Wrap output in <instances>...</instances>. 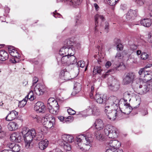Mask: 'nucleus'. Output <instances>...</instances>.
Masks as SVG:
<instances>
[{
	"label": "nucleus",
	"mask_w": 152,
	"mask_h": 152,
	"mask_svg": "<svg viewBox=\"0 0 152 152\" xmlns=\"http://www.w3.org/2000/svg\"><path fill=\"white\" fill-rule=\"evenodd\" d=\"M75 143L76 148L81 151H87L92 146V138L90 133L80 135L77 137Z\"/></svg>",
	"instance_id": "1"
},
{
	"label": "nucleus",
	"mask_w": 152,
	"mask_h": 152,
	"mask_svg": "<svg viewBox=\"0 0 152 152\" xmlns=\"http://www.w3.org/2000/svg\"><path fill=\"white\" fill-rule=\"evenodd\" d=\"M104 111L108 118L111 121H114L118 117H121L122 114L120 108H116L113 106L105 104Z\"/></svg>",
	"instance_id": "2"
},
{
	"label": "nucleus",
	"mask_w": 152,
	"mask_h": 152,
	"mask_svg": "<svg viewBox=\"0 0 152 152\" xmlns=\"http://www.w3.org/2000/svg\"><path fill=\"white\" fill-rule=\"evenodd\" d=\"M74 141V137L72 136L64 134L62 135L61 139L58 140V142L65 150L69 151L71 149L70 144Z\"/></svg>",
	"instance_id": "3"
},
{
	"label": "nucleus",
	"mask_w": 152,
	"mask_h": 152,
	"mask_svg": "<svg viewBox=\"0 0 152 152\" xmlns=\"http://www.w3.org/2000/svg\"><path fill=\"white\" fill-rule=\"evenodd\" d=\"M119 107L120 111L122 114V115L121 117H118V118H123L124 114H129L132 111V108L130 106L129 104H127L125 102L124 99H121L119 100Z\"/></svg>",
	"instance_id": "4"
},
{
	"label": "nucleus",
	"mask_w": 152,
	"mask_h": 152,
	"mask_svg": "<svg viewBox=\"0 0 152 152\" xmlns=\"http://www.w3.org/2000/svg\"><path fill=\"white\" fill-rule=\"evenodd\" d=\"M104 132L109 138L114 139L118 137L116 128L110 125H107L105 126Z\"/></svg>",
	"instance_id": "5"
},
{
	"label": "nucleus",
	"mask_w": 152,
	"mask_h": 152,
	"mask_svg": "<svg viewBox=\"0 0 152 152\" xmlns=\"http://www.w3.org/2000/svg\"><path fill=\"white\" fill-rule=\"evenodd\" d=\"M24 139L25 141H32L33 139L35 137L36 133L34 129H31L30 130L23 129L22 131Z\"/></svg>",
	"instance_id": "6"
},
{
	"label": "nucleus",
	"mask_w": 152,
	"mask_h": 152,
	"mask_svg": "<svg viewBox=\"0 0 152 152\" xmlns=\"http://www.w3.org/2000/svg\"><path fill=\"white\" fill-rule=\"evenodd\" d=\"M136 77L135 74L132 72L125 74L123 78V83L125 85H132Z\"/></svg>",
	"instance_id": "7"
},
{
	"label": "nucleus",
	"mask_w": 152,
	"mask_h": 152,
	"mask_svg": "<svg viewBox=\"0 0 152 152\" xmlns=\"http://www.w3.org/2000/svg\"><path fill=\"white\" fill-rule=\"evenodd\" d=\"M42 124L45 127L48 129H50L55 125V120L53 117H48L47 116L42 118Z\"/></svg>",
	"instance_id": "8"
},
{
	"label": "nucleus",
	"mask_w": 152,
	"mask_h": 152,
	"mask_svg": "<svg viewBox=\"0 0 152 152\" xmlns=\"http://www.w3.org/2000/svg\"><path fill=\"white\" fill-rule=\"evenodd\" d=\"M106 104L112 106L115 108H118L119 104V100L115 96H110L106 101Z\"/></svg>",
	"instance_id": "9"
},
{
	"label": "nucleus",
	"mask_w": 152,
	"mask_h": 152,
	"mask_svg": "<svg viewBox=\"0 0 152 152\" xmlns=\"http://www.w3.org/2000/svg\"><path fill=\"white\" fill-rule=\"evenodd\" d=\"M145 73L143 77L139 78L137 80L140 81V86H142L143 83H146L151 80L152 78V72L151 71H147Z\"/></svg>",
	"instance_id": "10"
},
{
	"label": "nucleus",
	"mask_w": 152,
	"mask_h": 152,
	"mask_svg": "<svg viewBox=\"0 0 152 152\" xmlns=\"http://www.w3.org/2000/svg\"><path fill=\"white\" fill-rule=\"evenodd\" d=\"M75 50L70 48H68L63 46L59 51V54L61 56H68L70 54H74Z\"/></svg>",
	"instance_id": "11"
},
{
	"label": "nucleus",
	"mask_w": 152,
	"mask_h": 152,
	"mask_svg": "<svg viewBox=\"0 0 152 152\" xmlns=\"http://www.w3.org/2000/svg\"><path fill=\"white\" fill-rule=\"evenodd\" d=\"M87 113L88 115H98L99 114L100 111L99 109L95 105H92L89 107L87 110Z\"/></svg>",
	"instance_id": "12"
},
{
	"label": "nucleus",
	"mask_w": 152,
	"mask_h": 152,
	"mask_svg": "<svg viewBox=\"0 0 152 152\" xmlns=\"http://www.w3.org/2000/svg\"><path fill=\"white\" fill-rule=\"evenodd\" d=\"M34 110L39 113H44L45 110L44 104L41 102H38L34 105Z\"/></svg>",
	"instance_id": "13"
},
{
	"label": "nucleus",
	"mask_w": 152,
	"mask_h": 152,
	"mask_svg": "<svg viewBox=\"0 0 152 152\" xmlns=\"http://www.w3.org/2000/svg\"><path fill=\"white\" fill-rule=\"evenodd\" d=\"M121 143L118 141L115 140H112L106 144V146L115 149L119 148L120 146Z\"/></svg>",
	"instance_id": "14"
},
{
	"label": "nucleus",
	"mask_w": 152,
	"mask_h": 152,
	"mask_svg": "<svg viewBox=\"0 0 152 152\" xmlns=\"http://www.w3.org/2000/svg\"><path fill=\"white\" fill-rule=\"evenodd\" d=\"M95 24L96 27H95V31L96 30V27L99 24L100 25H102V23L104 21V18L103 16L99 14H97L95 15Z\"/></svg>",
	"instance_id": "15"
},
{
	"label": "nucleus",
	"mask_w": 152,
	"mask_h": 152,
	"mask_svg": "<svg viewBox=\"0 0 152 152\" xmlns=\"http://www.w3.org/2000/svg\"><path fill=\"white\" fill-rule=\"evenodd\" d=\"M10 138L12 141L19 142L21 140V137L19 133L14 132L11 134Z\"/></svg>",
	"instance_id": "16"
},
{
	"label": "nucleus",
	"mask_w": 152,
	"mask_h": 152,
	"mask_svg": "<svg viewBox=\"0 0 152 152\" xmlns=\"http://www.w3.org/2000/svg\"><path fill=\"white\" fill-rule=\"evenodd\" d=\"M70 6L76 7L80 5L82 0H63Z\"/></svg>",
	"instance_id": "17"
},
{
	"label": "nucleus",
	"mask_w": 152,
	"mask_h": 152,
	"mask_svg": "<svg viewBox=\"0 0 152 152\" xmlns=\"http://www.w3.org/2000/svg\"><path fill=\"white\" fill-rule=\"evenodd\" d=\"M94 125L96 129L98 130H102L104 126V124L103 121L99 119L96 120Z\"/></svg>",
	"instance_id": "18"
},
{
	"label": "nucleus",
	"mask_w": 152,
	"mask_h": 152,
	"mask_svg": "<svg viewBox=\"0 0 152 152\" xmlns=\"http://www.w3.org/2000/svg\"><path fill=\"white\" fill-rule=\"evenodd\" d=\"M18 113L15 111L12 110L10 112L5 118L7 121H10L14 119L18 115Z\"/></svg>",
	"instance_id": "19"
},
{
	"label": "nucleus",
	"mask_w": 152,
	"mask_h": 152,
	"mask_svg": "<svg viewBox=\"0 0 152 152\" xmlns=\"http://www.w3.org/2000/svg\"><path fill=\"white\" fill-rule=\"evenodd\" d=\"M151 88V87L149 86H139L137 88V90L134 91L139 94H142L149 91Z\"/></svg>",
	"instance_id": "20"
},
{
	"label": "nucleus",
	"mask_w": 152,
	"mask_h": 152,
	"mask_svg": "<svg viewBox=\"0 0 152 152\" xmlns=\"http://www.w3.org/2000/svg\"><path fill=\"white\" fill-rule=\"evenodd\" d=\"M137 16V12L136 11L130 10L129 11L126 16L127 20L130 19H133Z\"/></svg>",
	"instance_id": "21"
},
{
	"label": "nucleus",
	"mask_w": 152,
	"mask_h": 152,
	"mask_svg": "<svg viewBox=\"0 0 152 152\" xmlns=\"http://www.w3.org/2000/svg\"><path fill=\"white\" fill-rule=\"evenodd\" d=\"M60 77L61 79H64L65 80H67L71 79L69 73L64 70L61 72Z\"/></svg>",
	"instance_id": "22"
},
{
	"label": "nucleus",
	"mask_w": 152,
	"mask_h": 152,
	"mask_svg": "<svg viewBox=\"0 0 152 152\" xmlns=\"http://www.w3.org/2000/svg\"><path fill=\"white\" fill-rule=\"evenodd\" d=\"M9 147L13 152H18L21 149V147L18 144L11 143L9 145Z\"/></svg>",
	"instance_id": "23"
},
{
	"label": "nucleus",
	"mask_w": 152,
	"mask_h": 152,
	"mask_svg": "<svg viewBox=\"0 0 152 152\" xmlns=\"http://www.w3.org/2000/svg\"><path fill=\"white\" fill-rule=\"evenodd\" d=\"M48 141L46 139L41 141L39 143V147L41 150H44L48 145Z\"/></svg>",
	"instance_id": "24"
},
{
	"label": "nucleus",
	"mask_w": 152,
	"mask_h": 152,
	"mask_svg": "<svg viewBox=\"0 0 152 152\" xmlns=\"http://www.w3.org/2000/svg\"><path fill=\"white\" fill-rule=\"evenodd\" d=\"M50 112L53 114L56 115L58 112L59 107L58 105H56L54 107L53 106H49L47 107Z\"/></svg>",
	"instance_id": "25"
},
{
	"label": "nucleus",
	"mask_w": 152,
	"mask_h": 152,
	"mask_svg": "<svg viewBox=\"0 0 152 152\" xmlns=\"http://www.w3.org/2000/svg\"><path fill=\"white\" fill-rule=\"evenodd\" d=\"M151 19L145 18L141 20L140 23L145 27H148L151 25Z\"/></svg>",
	"instance_id": "26"
},
{
	"label": "nucleus",
	"mask_w": 152,
	"mask_h": 152,
	"mask_svg": "<svg viewBox=\"0 0 152 152\" xmlns=\"http://www.w3.org/2000/svg\"><path fill=\"white\" fill-rule=\"evenodd\" d=\"M8 58V54L5 50H2L0 51V60L4 61Z\"/></svg>",
	"instance_id": "27"
},
{
	"label": "nucleus",
	"mask_w": 152,
	"mask_h": 152,
	"mask_svg": "<svg viewBox=\"0 0 152 152\" xmlns=\"http://www.w3.org/2000/svg\"><path fill=\"white\" fill-rule=\"evenodd\" d=\"M7 126L10 130L13 131L17 129L18 127V125L16 122L12 121L9 123Z\"/></svg>",
	"instance_id": "28"
},
{
	"label": "nucleus",
	"mask_w": 152,
	"mask_h": 152,
	"mask_svg": "<svg viewBox=\"0 0 152 152\" xmlns=\"http://www.w3.org/2000/svg\"><path fill=\"white\" fill-rule=\"evenodd\" d=\"M69 56H63L61 57V60L60 59L58 60V59L57 58L58 63L61 62L62 64H64V65L68 66Z\"/></svg>",
	"instance_id": "29"
},
{
	"label": "nucleus",
	"mask_w": 152,
	"mask_h": 152,
	"mask_svg": "<svg viewBox=\"0 0 152 152\" xmlns=\"http://www.w3.org/2000/svg\"><path fill=\"white\" fill-rule=\"evenodd\" d=\"M74 54H70L69 56L68 66L70 64H73L77 62L76 58L74 56Z\"/></svg>",
	"instance_id": "30"
},
{
	"label": "nucleus",
	"mask_w": 152,
	"mask_h": 152,
	"mask_svg": "<svg viewBox=\"0 0 152 152\" xmlns=\"http://www.w3.org/2000/svg\"><path fill=\"white\" fill-rule=\"evenodd\" d=\"M58 105V103L57 101L55 100L54 98H50L49 99L48 101L47 106H55Z\"/></svg>",
	"instance_id": "31"
},
{
	"label": "nucleus",
	"mask_w": 152,
	"mask_h": 152,
	"mask_svg": "<svg viewBox=\"0 0 152 152\" xmlns=\"http://www.w3.org/2000/svg\"><path fill=\"white\" fill-rule=\"evenodd\" d=\"M74 44V43L73 42L68 39L65 41L64 46L66 48H70L75 50L73 47Z\"/></svg>",
	"instance_id": "32"
},
{
	"label": "nucleus",
	"mask_w": 152,
	"mask_h": 152,
	"mask_svg": "<svg viewBox=\"0 0 152 152\" xmlns=\"http://www.w3.org/2000/svg\"><path fill=\"white\" fill-rule=\"evenodd\" d=\"M103 95L102 94H96L94 97L96 102L99 104H102L103 102Z\"/></svg>",
	"instance_id": "33"
},
{
	"label": "nucleus",
	"mask_w": 152,
	"mask_h": 152,
	"mask_svg": "<svg viewBox=\"0 0 152 152\" xmlns=\"http://www.w3.org/2000/svg\"><path fill=\"white\" fill-rule=\"evenodd\" d=\"M134 104L136 105L134 108H137L140 103L141 99L140 96L138 95H134Z\"/></svg>",
	"instance_id": "34"
},
{
	"label": "nucleus",
	"mask_w": 152,
	"mask_h": 152,
	"mask_svg": "<svg viewBox=\"0 0 152 152\" xmlns=\"http://www.w3.org/2000/svg\"><path fill=\"white\" fill-rule=\"evenodd\" d=\"M132 94V92L130 91H127L124 93L123 99L125 100V102H126L128 100H130Z\"/></svg>",
	"instance_id": "35"
},
{
	"label": "nucleus",
	"mask_w": 152,
	"mask_h": 152,
	"mask_svg": "<svg viewBox=\"0 0 152 152\" xmlns=\"http://www.w3.org/2000/svg\"><path fill=\"white\" fill-rule=\"evenodd\" d=\"M10 54L12 56L14 57V58H13L14 61H12V62L13 63L16 62L17 61L16 60V59H15V58H18L19 57H20L18 53V51L15 50H14L13 51L10 52ZM12 61H13V60H12Z\"/></svg>",
	"instance_id": "36"
},
{
	"label": "nucleus",
	"mask_w": 152,
	"mask_h": 152,
	"mask_svg": "<svg viewBox=\"0 0 152 152\" xmlns=\"http://www.w3.org/2000/svg\"><path fill=\"white\" fill-rule=\"evenodd\" d=\"M25 98L27 100L29 99L30 101H32L36 99V97L34 95L33 91H31L25 97Z\"/></svg>",
	"instance_id": "37"
},
{
	"label": "nucleus",
	"mask_w": 152,
	"mask_h": 152,
	"mask_svg": "<svg viewBox=\"0 0 152 152\" xmlns=\"http://www.w3.org/2000/svg\"><path fill=\"white\" fill-rule=\"evenodd\" d=\"M34 91L35 94L38 95L43 94L45 91L44 90L41 89L39 86H35Z\"/></svg>",
	"instance_id": "38"
},
{
	"label": "nucleus",
	"mask_w": 152,
	"mask_h": 152,
	"mask_svg": "<svg viewBox=\"0 0 152 152\" xmlns=\"http://www.w3.org/2000/svg\"><path fill=\"white\" fill-rule=\"evenodd\" d=\"M100 66H96L94 67L93 69V74L94 75L97 74H100L102 71Z\"/></svg>",
	"instance_id": "39"
},
{
	"label": "nucleus",
	"mask_w": 152,
	"mask_h": 152,
	"mask_svg": "<svg viewBox=\"0 0 152 152\" xmlns=\"http://www.w3.org/2000/svg\"><path fill=\"white\" fill-rule=\"evenodd\" d=\"M81 86H75L73 88V91L72 93V95H75L81 90Z\"/></svg>",
	"instance_id": "40"
},
{
	"label": "nucleus",
	"mask_w": 152,
	"mask_h": 152,
	"mask_svg": "<svg viewBox=\"0 0 152 152\" xmlns=\"http://www.w3.org/2000/svg\"><path fill=\"white\" fill-rule=\"evenodd\" d=\"M95 136L96 138L99 140H103L104 136L101 134L99 132L97 131L95 133Z\"/></svg>",
	"instance_id": "41"
},
{
	"label": "nucleus",
	"mask_w": 152,
	"mask_h": 152,
	"mask_svg": "<svg viewBox=\"0 0 152 152\" xmlns=\"http://www.w3.org/2000/svg\"><path fill=\"white\" fill-rule=\"evenodd\" d=\"M94 57L95 58H98V59L96 58V59L97 60L98 63L100 65H102V62L103 61V57L101 56L100 55H95L94 56Z\"/></svg>",
	"instance_id": "42"
},
{
	"label": "nucleus",
	"mask_w": 152,
	"mask_h": 152,
	"mask_svg": "<svg viewBox=\"0 0 152 152\" xmlns=\"http://www.w3.org/2000/svg\"><path fill=\"white\" fill-rule=\"evenodd\" d=\"M27 100L26 98L19 102L18 106L20 107H23L26 104Z\"/></svg>",
	"instance_id": "43"
},
{
	"label": "nucleus",
	"mask_w": 152,
	"mask_h": 152,
	"mask_svg": "<svg viewBox=\"0 0 152 152\" xmlns=\"http://www.w3.org/2000/svg\"><path fill=\"white\" fill-rule=\"evenodd\" d=\"M121 53L119 52L117 53L115 56V61H118V63H117L115 64L118 66L119 65V60L121 58Z\"/></svg>",
	"instance_id": "44"
},
{
	"label": "nucleus",
	"mask_w": 152,
	"mask_h": 152,
	"mask_svg": "<svg viewBox=\"0 0 152 152\" xmlns=\"http://www.w3.org/2000/svg\"><path fill=\"white\" fill-rule=\"evenodd\" d=\"M108 4L111 6L115 5L119 0H106Z\"/></svg>",
	"instance_id": "45"
},
{
	"label": "nucleus",
	"mask_w": 152,
	"mask_h": 152,
	"mask_svg": "<svg viewBox=\"0 0 152 152\" xmlns=\"http://www.w3.org/2000/svg\"><path fill=\"white\" fill-rule=\"evenodd\" d=\"M147 71H146L143 68L141 69L138 72V73L140 76V78H142L143 77L144 75L145 74V72H147Z\"/></svg>",
	"instance_id": "46"
},
{
	"label": "nucleus",
	"mask_w": 152,
	"mask_h": 152,
	"mask_svg": "<svg viewBox=\"0 0 152 152\" xmlns=\"http://www.w3.org/2000/svg\"><path fill=\"white\" fill-rule=\"evenodd\" d=\"M25 146L26 148H30L32 147V141H25Z\"/></svg>",
	"instance_id": "47"
},
{
	"label": "nucleus",
	"mask_w": 152,
	"mask_h": 152,
	"mask_svg": "<svg viewBox=\"0 0 152 152\" xmlns=\"http://www.w3.org/2000/svg\"><path fill=\"white\" fill-rule=\"evenodd\" d=\"M77 65L78 67L83 68L85 66V63L84 61L82 60L80 61L77 63Z\"/></svg>",
	"instance_id": "48"
},
{
	"label": "nucleus",
	"mask_w": 152,
	"mask_h": 152,
	"mask_svg": "<svg viewBox=\"0 0 152 152\" xmlns=\"http://www.w3.org/2000/svg\"><path fill=\"white\" fill-rule=\"evenodd\" d=\"M148 55L145 52L142 53L140 56L142 60H146L148 58Z\"/></svg>",
	"instance_id": "49"
},
{
	"label": "nucleus",
	"mask_w": 152,
	"mask_h": 152,
	"mask_svg": "<svg viewBox=\"0 0 152 152\" xmlns=\"http://www.w3.org/2000/svg\"><path fill=\"white\" fill-rule=\"evenodd\" d=\"M106 152H115L116 149L113 148L108 147V146H107L105 148Z\"/></svg>",
	"instance_id": "50"
},
{
	"label": "nucleus",
	"mask_w": 152,
	"mask_h": 152,
	"mask_svg": "<svg viewBox=\"0 0 152 152\" xmlns=\"http://www.w3.org/2000/svg\"><path fill=\"white\" fill-rule=\"evenodd\" d=\"M147 36L146 38L147 39V41L149 42H152V33H149L147 35Z\"/></svg>",
	"instance_id": "51"
},
{
	"label": "nucleus",
	"mask_w": 152,
	"mask_h": 152,
	"mask_svg": "<svg viewBox=\"0 0 152 152\" xmlns=\"http://www.w3.org/2000/svg\"><path fill=\"white\" fill-rule=\"evenodd\" d=\"M43 134L42 133H39L38 135L36 134L35 137H36V139L37 140H39L43 139Z\"/></svg>",
	"instance_id": "52"
},
{
	"label": "nucleus",
	"mask_w": 152,
	"mask_h": 152,
	"mask_svg": "<svg viewBox=\"0 0 152 152\" xmlns=\"http://www.w3.org/2000/svg\"><path fill=\"white\" fill-rule=\"evenodd\" d=\"M119 88L118 86H109V88L113 91H116L119 89Z\"/></svg>",
	"instance_id": "53"
},
{
	"label": "nucleus",
	"mask_w": 152,
	"mask_h": 152,
	"mask_svg": "<svg viewBox=\"0 0 152 152\" xmlns=\"http://www.w3.org/2000/svg\"><path fill=\"white\" fill-rule=\"evenodd\" d=\"M67 112L70 115H74L76 113V112L75 110L70 108L67 109Z\"/></svg>",
	"instance_id": "54"
},
{
	"label": "nucleus",
	"mask_w": 152,
	"mask_h": 152,
	"mask_svg": "<svg viewBox=\"0 0 152 152\" xmlns=\"http://www.w3.org/2000/svg\"><path fill=\"white\" fill-rule=\"evenodd\" d=\"M120 43V40L118 39H115L114 40L113 45L114 46H117Z\"/></svg>",
	"instance_id": "55"
},
{
	"label": "nucleus",
	"mask_w": 152,
	"mask_h": 152,
	"mask_svg": "<svg viewBox=\"0 0 152 152\" xmlns=\"http://www.w3.org/2000/svg\"><path fill=\"white\" fill-rule=\"evenodd\" d=\"M148 9L149 10V14L151 17H152V3L148 6Z\"/></svg>",
	"instance_id": "56"
},
{
	"label": "nucleus",
	"mask_w": 152,
	"mask_h": 152,
	"mask_svg": "<svg viewBox=\"0 0 152 152\" xmlns=\"http://www.w3.org/2000/svg\"><path fill=\"white\" fill-rule=\"evenodd\" d=\"M137 3L140 5H143L145 2V0H136Z\"/></svg>",
	"instance_id": "57"
},
{
	"label": "nucleus",
	"mask_w": 152,
	"mask_h": 152,
	"mask_svg": "<svg viewBox=\"0 0 152 152\" xmlns=\"http://www.w3.org/2000/svg\"><path fill=\"white\" fill-rule=\"evenodd\" d=\"M53 15L55 18H57V17H60L61 15L59 13H57L56 11V10L53 13Z\"/></svg>",
	"instance_id": "58"
},
{
	"label": "nucleus",
	"mask_w": 152,
	"mask_h": 152,
	"mask_svg": "<svg viewBox=\"0 0 152 152\" xmlns=\"http://www.w3.org/2000/svg\"><path fill=\"white\" fill-rule=\"evenodd\" d=\"M116 47L117 48V50L118 49L120 50H122L123 48V45L120 43L118 45H117Z\"/></svg>",
	"instance_id": "59"
},
{
	"label": "nucleus",
	"mask_w": 152,
	"mask_h": 152,
	"mask_svg": "<svg viewBox=\"0 0 152 152\" xmlns=\"http://www.w3.org/2000/svg\"><path fill=\"white\" fill-rule=\"evenodd\" d=\"M38 81V78L37 77H33V83L32 84L33 85H34L37 83V82Z\"/></svg>",
	"instance_id": "60"
},
{
	"label": "nucleus",
	"mask_w": 152,
	"mask_h": 152,
	"mask_svg": "<svg viewBox=\"0 0 152 152\" xmlns=\"http://www.w3.org/2000/svg\"><path fill=\"white\" fill-rule=\"evenodd\" d=\"M58 118L59 120L63 123H64L65 122H66L68 121H66L65 120L64 118L62 116H60L58 117Z\"/></svg>",
	"instance_id": "61"
},
{
	"label": "nucleus",
	"mask_w": 152,
	"mask_h": 152,
	"mask_svg": "<svg viewBox=\"0 0 152 152\" xmlns=\"http://www.w3.org/2000/svg\"><path fill=\"white\" fill-rule=\"evenodd\" d=\"M112 70L110 69L108 70L105 74L104 75L103 77L104 78H106L110 74V73L112 72Z\"/></svg>",
	"instance_id": "62"
},
{
	"label": "nucleus",
	"mask_w": 152,
	"mask_h": 152,
	"mask_svg": "<svg viewBox=\"0 0 152 152\" xmlns=\"http://www.w3.org/2000/svg\"><path fill=\"white\" fill-rule=\"evenodd\" d=\"M109 29V23L108 22L105 23V30L106 32H108Z\"/></svg>",
	"instance_id": "63"
},
{
	"label": "nucleus",
	"mask_w": 152,
	"mask_h": 152,
	"mask_svg": "<svg viewBox=\"0 0 152 152\" xmlns=\"http://www.w3.org/2000/svg\"><path fill=\"white\" fill-rule=\"evenodd\" d=\"M36 122L39 123H40L41 122L42 123V119L40 117L38 116L37 117V118L36 120Z\"/></svg>",
	"instance_id": "64"
}]
</instances>
